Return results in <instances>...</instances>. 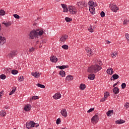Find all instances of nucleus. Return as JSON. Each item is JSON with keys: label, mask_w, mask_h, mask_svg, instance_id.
<instances>
[{"label": "nucleus", "mask_w": 129, "mask_h": 129, "mask_svg": "<svg viewBox=\"0 0 129 129\" xmlns=\"http://www.w3.org/2000/svg\"><path fill=\"white\" fill-rule=\"evenodd\" d=\"M102 69L101 66L98 65L97 63L95 64L92 65L91 67H89L87 70V72L89 73H97L98 71H100Z\"/></svg>", "instance_id": "f257e3e1"}, {"label": "nucleus", "mask_w": 129, "mask_h": 129, "mask_svg": "<svg viewBox=\"0 0 129 129\" xmlns=\"http://www.w3.org/2000/svg\"><path fill=\"white\" fill-rule=\"evenodd\" d=\"M106 99L104 97L103 98H102L100 100L101 102H104V101H105V100Z\"/></svg>", "instance_id": "864d4df0"}, {"label": "nucleus", "mask_w": 129, "mask_h": 129, "mask_svg": "<svg viewBox=\"0 0 129 129\" xmlns=\"http://www.w3.org/2000/svg\"><path fill=\"white\" fill-rule=\"evenodd\" d=\"M85 50L87 52V56H88L89 57H90L91 55H92V51L91 49V48L87 47H86Z\"/></svg>", "instance_id": "6e6552de"}, {"label": "nucleus", "mask_w": 129, "mask_h": 129, "mask_svg": "<svg viewBox=\"0 0 129 129\" xmlns=\"http://www.w3.org/2000/svg\"><path fill=\"white\" fill-rule=\"evenodd\" d=\"M14 17L15 18V19H20V16L18 15L17 14H14Z\"/></svg>", "instance_id": "603ef678"}, {"label": "nucleus", "mask_w": 129, "mask_h": 129, "mask_svg": "<svg viewBox=\"0 0 129 129\" xmlns=\"http://www.w3.org/2000/svg\"><path fill=\"white\" fill-rule=\"evenodd\" d=\"M112 78L113 80H115L116 79H118L119 78V76L117 74H114L112 75Z\"/></svg>", "instance_id": "bb28decb"}, {"label": "nucleus", "mask_w": 129, "mask_h": 129, "mask_svg": "<svg viewBox=\"0 0 129 129\" xmlns=\"http://www.w3.org/2000/svg\"><path fill=\"white\" fill-rule=\"evenodd\" d=\"M100 16L102 18H104V17H105V13L104 12L102 11L100 13Z\"/></svg>", "instance_id": "a19ab883"}, {"label": "nucleus", "mask_w": 129, "mask_h": 129, "mask_svg": "<svg viewBox=\"0 0 129 129\" xmlns=\"http://www.w3.org/2000/svg\"><path fill=\"white\" fill-rule=\"evenodd\" d=\"M6 114H7V112H6V111L4 110H2L0 112L1 116H3V117L5 116Z\"/></svg>", "instance_id": "a878e982"}, {"label": "nucleus", "mask_w": 129, "mask_h": 129, "mask_svg": "<svg viewBox=\"0 0 129 129\" xmlns=\"http://www.w3.org/2000/svg\"><path fill=\"white\" fill-rule=\"evenodd\" d=\"M124 107H126V108H128L129 107V103L128 102H126L124 104Z\"/></svg>", "instance_id": "de8ad7c7"}, {"label": "nucleus", "mask_w": 129, "mask_h": 129, "mask_svg": "<svg viewBox=\"0 0 129 129\" xmlns=\"http://www.w3.org/2000/svg\"><path fill=\"white\" fill-rule=\"evenodd\" d=\"M16 92V89H13L10 93L9 95H12L13 93H15Z\"/></svg>", "instance_id": "49530a36"}, {"label": "nucleus", "mask_w": 129, "mask_h": 129, "mask_svg": "<svg viewBox=\"0 0 129 129\" xmlns=\"http://www.w3.org/2000/svg\"><path fill=\"white\" fill-rule=\"evenodd\" d=\"M6 43V38L4 37L0 36V44L4 45Z\"/></svg>", "instance_id": "f3484780"}, {"label": "nucleus", "mask_w": 129, "mask_h": 129, "mask_svg": "<svg viewBox=\"0 0 129 129\" xmlns=\"http://www.w3.org/2000/svg\"><path fill=\"white\" fill-rule=\"evenodd\" d=\"M3 25H5L6 27H10L12 25V22H9L7 23L3 22Z\"/></svg>", "instance_id": "c756f323"}, {"label": "nucleus", "mask_w": 129, "mask_h": 129, "mask_svg": "<svg viewBox=\"0 0 129 129\" xmlns=\"http://www.w3.org/2000/svg\"><path fill=\"white\" fill-rule=\"evenodd\" d=\"M19 54V52L17 50H14L11 51L10 53L8 54L10 58H14L15 56Z\"/></svg>", "instance_id": "20e7f679"}, {"label": "nucleus", "mask_w": 129, "mask_h": 129, "mask_svg": "<svg viewBox=\"0 0 129 129\" xmlns=\"http://www.w3.org/2000/svg\"><path fill=\"white\" fill-rule=\"evenodd\" d=\"M61 7H62V9H64L67 7V6L65 4H61Z\"/></svg>", "instance_id": "6e6d98bb"}, {"label": "nucleus", "mask_w": 129, "mask_h": 129, "mask_svg": "<svg viewBox=\"0 0 129 129\" xmlns=\"http://www.w3.org/2000/svg\"><path fill=\"white\" fill-rule=\"evenodd\" d=\"M116 123L117 124H120V123H123L125 122V121L122 120V119H119L115 121Z\"/></svg>", "instance_id": "c85d7f7f"}, {"label": "nucleus", "mask_w": 129, "mask_h": 129, "mask_svg": "<svg viewBox=\"0 0 129 129\" xmlns=\"http://www.w3.org/2000/svg\"><path fill=\"white\" fill-rule=\"evenodd\" d=\"M50 61L53 62V63H56L58 61V58L55 56H52L50 57Z\"/></svg>", "instance_id": "ddd939ff"}, {"label": "nucleus", "mask_w": 129, "mask_h": 129, "mask_svg": "<svg viewBox=\"0 0 129 129\" xmlns=\"http://www.w3.org/2000/svg\"><path fill=\"white\" fill-rule=\"evenodd\" d=\"M106 72L109 75H112L113 74V69L112 68L108 69Z\"/></svg>", "instance_id": "a211bd4d"}, {"label": "nucleus", "mask_w": 129, "mask_h": 129, "mask_svg": "<svg viewBox=\"0 0 129 129\" xmlns=\"http://www.w3.org/2000/svg\"><path fill=\"white\" fill-rule=\"evenodd\" d=\"M59 75L61 76V77H65V75H66V74L64 72V71H60L59 72Z\"/></svg>", "instance_id": "7c9ffc66"}, {"label": "nucleus", "mask_w": 129, "mask_h": 129, "mask_svg": "<svg viewBox=\"0 0 129 129\" xmlns=\"http://www.w3.org/2000/svg\"><path fill=\"white\" fill-rule=\"evenodd\" d=\"M36 99H39V97L37 96H34L31 98H30V101H32V100H36Z\"/></svg>", "instance_id": "72a5a7b5"}, {"label": "nucleus", "mask_w": 129, "mask_h": 129, "mask_svg": "<svg viewBox=\"0 0 129 129\" xmlns=\"http://www.w3.org/2000/svg\"><path fill=\"white\" fill-rule=\"evenodd\" d=\"M65 21L67 22V23H69L72 21V18H69V17H66L65 18Z\"/></svg>", "instance_id": "2f4dec72"}, {"label": "nucleus", "mask_w": 129, "mask_h": 129, "mask_svg": "<svg viewBox=\"0 0 129 129\" xmlns=\"http://www.w3.org/2000/svg\"><path fill=\"white\" fill-rule=\"evenodd\" d=\"M128 23H129L128 20H124L123 24L125 26H126V25H127V24H128Z\"/></svg>", "instance_id": "ea45409f"}, {"label": "nucleus", "mask_w": 129, "mask_h": 129, "mask_svg": "<svg viewBox=\"0 0 129 129\" xmlns=\"http://www.w3.org/2000/svg\"><path fill=\"white\" fill-rule=\"evenodd\" d=\"M113 92L114 93V94H118V93L119 92V89L117 87H114L113 89Z\"/></svg>", "instance_id": "aec40b11"}, {"label": "nucleus", "mask_w": 129, "mask_h": 129, "mask_svg": "<svg viewBox=\"0 0 129 129\" xmlns=\"http://www.w3.org/2000/svg\"><path fill=\"white\" fill-rule=\"evenodd\" d=\"M118 7L116 5H112L111 6V10L112 12H114V13H116L117 11H118Z\"/></svg>", "instance_id": "9d476101"}, {"label": "nucleus", "mask_w": 129, "mask_h": 129, "mask_svg": "<svg viewBox=\"0 0 129 129\" xmlns=\"http://www.w3.org/2000/svg\"><path fill=\"white\" fill-rule=\"evenodd\" d=\"M117 84H118V82H117V83L114 84L113 85V87H115V86H116V85H117Z\"/></svg>", "instance_id": "4d7b16f0"}, {"label": "nucleus", "mask_w": 129, "mask_h": 129, "mask_svg": "<svg viewBox=\"0 0 129 129\" xmlns=\"http://www.w3.org/2000/svg\"><path fill=\"white\" fill-rule=\"evenodd\" d=\"M24 76H20L19 77V81H20V82L23 81L24 80Z\"/></svg>", "instance_id": "3c124183"}, {"label": "nucleus", "mask_w": 129, "mask_h": 129, "mask_svg": "<svg viewBox=\"0 0 129 129\" xmlns=\"http://www.w3.org/2000/svg\"><path fill=\"white\" fill-rule=\"evenodd\" d=\"M89 11L90 12L91 14L94 15L95 13V9L94 7H89Z\"/></svg>", "instance_id": "4be33fe9"}, {"label": "nucleus", "mask_w": 129, "mask_h": 129, "mask_svg": "<svg viewBox=\"0 0 129 129\" xmlns=\"http://www.w3.org/2000/svg\"><path fill=\"white\" fill-rule=\"evenodd\" d=\"M44 33V31L43 30H40L39 29L36 30V34L37 35V38H39V36L40 37V36H42Z\"/></svg>", "instance_id": "f8f14e48"}, {"label": "nucleus", "mask_w": 129, "mask_h": 129, "mask_svg": "<svg viewBox=\"0 0 129 129\" xmlns=\"http://www.w3.org/2000/svg\"><path fill=\"white\" fill-rule=\"evenodd\" d=\"M26 126L27 128L30 129L32 127H38V126H39V124L36 123L33 121H30V122H26Z\"/></svg>", "instance_id": "f03ea898"}, {"label": "nucleus", "mask_w": 129, "mask_h": 129, "mask_svg": "<svg viewBox=\"0 0 129 129\" xmlns=\"http://www.w3.org/2000/svg\"><path fill=\"white\" fill-rule=\"evenodd\" d=\"M94 111V108H90V109H89V110L87 111V112H88V113H90V112H92V111Z\"/></svg>", "instance_id": "09e8293b"}, {"label": "nucleus", "mask_w": 129, "mask_h": 129, "mask_svg": "<svg viewBox=\"0 0 129 129\" xmlns=\"http://www.w3.org/2000/svg\"><path fill=\"white\" fill-rule=\"evenodd\" d=\"M60 122H61V119L58 118L57 119H56V124H60Z\"/></svg>", "instance_id": "a18cd8bd"}, {"label": "nucleus", "mask_w": 129, "mask_h": 129, "mask_svg": "<svg viewBox=\"0 0 129 129\" xmlns=\"http://www.w3.org/2000/svg\"><path fill=\"white\" fill-rule=\"evenodd\" d=\"M31 75H32V76H34V77H35V78H38V77H40V76H41L40 73H38L37 72H36L35 73L32 72L31 73Z\"/></svg>", "instance_id": "4468645a"}, {"label": "nucleus", "mask_w": 129, "mask_h": 129, "mask_svg": "<svg viewBox=\"0 0 129 129\" xmlns=\"http://www.w3.org/2000/svg\"><path fill=\"white\" fill-rule=\"evenodd\" d=\"M90 8H92L94 7V2L93 1H90L88 3Z\"/></svg>", "instance_id": "b1692460"}, {"label": "nucleus", "mask_w": 129, "mask_h": 129, "mask_svg": "<svg viewBox=\"0 0 129 129\" xmlns=\"http://www.w3.org/2000/svg\"><path fill=\"white\" fill-rule=\"evenodd\" d=\"M61 48H62V49H64V50H68L69 46H68V45L64 44L61 46Z\"/></svg>", "instance_id": "f704fd0d"}, {"label": "nucleus", "mask_w": 129, "mask_h": 129, "mask_svg": "<svg viewBox=\"0 0 129 129\" xmlns=\"http://www.w3.org/2000/svg\"><path fill=\"white\" fill-rule=\"evenodd\" d=\"M88 31H89L90 32V33H93L94 30H93V28H92V26H91L90 27L88 28Z\"/></svg>", "instance_id": "4c0bfd02"}, {"label": "nucleus", "mask_w": 129, "mask_h": 129, "mask_svg": "<svg viewBox=\"0 0 129 129\" xmlns=\"http://www.w3.org/2000/svg\"><path fill=\"white\" fill-rule=\"evenodd\" d=\"M73 76H71V75H68L67 77H66V80H68V81H71V80H73Z\"/></svg>", "instance_id": "5701e85b"}, {"label": "nucleus", "mask_w": 129, "mask_h": 129, "mask_svg": "<svg viewBox=\"0 0 129 129\" xmlns=\"http://www.w3.org/2000/svg\"><path fill=\"white\" fill-rule=\"evenodd\" d=\"M29 36L31 39H34V38H37L38 35H37L36 30H32L29 34Z\"/></svg>", "instance_id": "39448f33"}, {"label": "nucleus", "mask_w": 129, "mask_h": 129, "mask_svg": "<svg viewBox=\"0 0 129 129\" xmlns=\"http://www.w3.org/2000/svg\"><path fill=\"white\" fill-rule=\"evenodd\" d=\"M68 10H69V9H68L67 7L63 8V12H68Z\"/></svg>", "instance_id": "5fc2aeb1"}, {"label": "nucleus", "mask_w": 129, "mask_h": 129, "mask_svg": "<svg viewBox=\"0 0 129 129\" xmlns=\"http://www.w3.org/2000/svg\"><path fill=\"white\" fill-rule=\"evenodd\" d=\"M88 78L90 79V80H94L95 78V75L92 74L88 75Z\"/></svg>", "instance_id": "6ab92c4d"}, {"label": "nucleus", "mask_w": 129, "mask_h": 129, "mask_svg": "<svg viewBox=\"0 0 129 129\" xmlns=\"http://www.w3.org/2000/svg\"><path fill=\"white\" fill-rule=\"evenodd\" d=\"M69 9V12L70 14L72 15H75V14H77V9H76V7L73 6H71L68 7Z\"/></svg>", "instance_id": "7ed1b4c3"}, {"label": "nucleus", "mask_w": 129, "mask_h": 129, "mask_svg": "<svg viewBox=\"0 0 129 129\" xmlns=\"http://www.w3.org/2000/svg\"><path fill=\"white\" fill-rule=\"evenodd\" d=\"M6 75H4V74H3V75H1V76H0V78L1 79H3V80H4V79H5L6 78Z\"/></svg>", "instance_id": "79ce46f5"}, {"label": "nucleus", "mask_w": 129, "mask_h": 129, "mask_svg": "<svg viewBox=\"0 0 129 129\" xmlns=\"http://www.w3.org/2000/svg\"><path fill=\"white\" fill-rule=\"evenodd\" d=\"M108 96H109V93H108V92H106L104 93V97L106 99L107 98V97H108Z\"/></svg>", "instance_id": "58836bf2"}, {"label": "nucleus", "mask_w": 129, "mask_h": 129, "mask_svg": "<svg viewBox=\"0 0 129 129\" xmlns=\"http://www.w3.org/2000/svg\"><path fill=\"white\" fill-rule=\"evenodd\" d=\"M6 12L4 10H0V16H5Z\"/></svg>", "instance_id": "c9c22d12"}, {"label": "nucleus", "mask_w": 129, "mask_h": 129, "mask_svg": "<svg viewBox=\"0 0 129 129\" xmlns=\"http://www.w3.org/2000/svg\"><path fill=\"white\" fill-rule=\"evenodd\" d=\"M110 41L107 40V44H110Z\"/></svg>", "instance_id": "bf43d9fd"}, {"label": "nucleus", "mask_w": 129, "mask_h": 129, "mask_svg": "<svg viewBox=\"0 0 129 129\" xmlns=\"http://www.w3.org/2000/svg\"><path fill=\"white\" fill-rule=\"evenodd\" d=\"M31 108H32L31 105L27 104L25 106L24 110H25V111H29L31 110Z\"/></svg>", "instance_id": "2eb2a0df"}, {"label": "nucleus", "mask_w": 129, "mask_h": 129, "mask_svg": "<svg viewBox=\"0 0 129 129\" xmlns=\"http://www.w3.org/2000/svg\"><path fill=\"white\" fill-rule=\"evenodd\" d=\"M36 86H38V87H40V88H45V85H42L41 84H37Z\"/></svg>", "instance_id": "e433bc0d"}, {"label": "nucleus", "mask_w": 129, "mask_h": 129, "mask_svg": "<svg viewBox=\"0 0 129 129\" xmlns=\"http://www.w3.org/2000/svg\"><path fill=\"white\" fill-rule=\"evenodd\" d=\"M77 5L79 8H80V9H82L83 7H86V5H85V2L83 1L78 2Z\"/></svg>", "instance_id": "0eeeda50"}, {"label": "nucleus", "mask_w": 129, "mask_h": 129, "mask_svg": "<svg viewBox=\"0 0 129 129\" xmlns=\"http://www.w3.org/2000/svg\"><path fill=\"white\" fill-rule=\"evenodd\" d=\"M122 89H124L126 86V84L125 83H123L121 85Z\"/></svg>", "instance_id": "c03bdc74"}, {"label": "nucleus", "mask_w": 129, "mask_h": 129, "mask_svg": "<svg viewBox=\"0 0 129 129\" xmlns=\"http://www.w3.org/2000/svg\"><path fill=\"white\" fill-rule=\"evenodd\" d=\"M85 88H86V86L85 85V84H81L80 85V89L81 90H84V89H85Z\"/></svg>", "instance_id": "393cba45"}, {"label": "nucleus", "mask_w": 129, "mask_h": 129, "mask_svg": "<svg viewBox=\"0 0 129 129\" xmlns=\"http://www.w3.org/2000/svg\"><path fill=\"white\" fill-rule=\"evenodd\" d=\"M61 129H67V128H62Z\"/></svg>", "instance_id": "680f3d73"}, {"label": "nucleus", "mask_w": 129, "mask_h": 129, "mask_svg": "<svg viewBox=\"0 0 129 129\" xmlns=\"http://www.w3.org/2000/svg\"><path fill=\"white\" fill-rule=\"evenodd\" d=\"M116 55H117V53L116 52V51L115 52H112L111 53V56H112V58H115V57H116Z\"/></svg>", "instance_id": "473e14b6"}, {"label": "nucleus", "mask_w": 129, "mask_h": 129, "mask_svg": "<svg viewBox=\"0 0 129 129\" xmlns=\"http://www.w3.org/2000/svg\"><path fill=\"white\" fill-rule=\"evenodd\" d=\"M1 27H0V31H1Z\"/></svg>", "instance_id": "e2e57ef3"}, {"label": "nucleus", "mask_w": 129, "mask_h": 129, "mask_svg": "<svg viewBox=\"0 0 129 129\" xmlns=\"http://www.w3.org/2000/svg\"><path fill=\"white\" fill-rule=\"evenodd\" d=\"M2 95H3V93L0 92V100H1V99H2Z\"/></svg>", "instance_id": "13d9d810"}, {"label": "nucleus", "mask_w": 129, "mask_h": 129, "mask_svg": "<svg viewBox=\"0 0 129 129\" xmlns=\"http://www.w3.org/2000/svg\"><path fill=\"white\" fill-rule=\"evenodd\" d=\"M5 108H6V109H8V108H9V107L6 106V107H5Z\"/></svg>", "instance_id": "052dcab7"}, {"label": "nucleus", "mask_w": 129, "mask_h": 129, "mask_svg": "<svg viewBox=\"0 0 129 129\" xmlns=\"http://www.w3.org/2000/svg\"><path fill=\"white\" fill-rule=\"evenodd\" d=\"M18 73V71L17 70H12V74H13V75H16Z\"/></svg>", "instance_id": "37998d69"}, {"label": "nucleus", "mask_w": 129, "mask_h": 129, "mask_svg": "<svg viewBox=\"0 0 129 129\" xmlns=\"http://www.w3.org/2000/svg\"><path fill=\"white\" fill-rule=\"evenodd\" d=\"M106 114L107 116H110L111 114H113V110H109L107 113Z\"/></svg>", "instance_id": "cd10ccee"}, {"label": "nucleus", "mask_w": 129, "mask_h": 129, "mask_svg": "<svg viewBox=\"0 0 129 129\" xmlns=\"http://www.w3.org/2000/svg\"><path fill=\"white\" fill-rule=\"evenodd\" d=\"M61 94L57 93L53 96V98L56 100L59 99V98H61Z\"/></svg>", "instance_id": "dca6fc26"}, {"label": "nucleus", "mask_w": 129, "mask_h": 129, "mask_svg": "<svg viewBox=\"0 0 129 129\" xmlns=\"http://www.w3.org/2000/svg\"><path fill=\"white\" fill-rule=\"evenodd\" d=\"M60 113L62 116L64 117H67V114H68V113L67 112V110H66V109H62L60 111Z\"/></svg>", "instance_id": "1a4fd4ad"}, {"label": "nucleus", "mask_w": 129, "mask_h": 129, "mask_svg": "<svg viewBox=\"0 0 129 129\" xmlns=\"http://www.w3.org/2000/svg\"><path fill=\"white\" fill-rule=\"evenodd\" d=\"M68 67H69V66L68 65H66V66H57L56 67V68H58L60 70H63V69H65L66 68H68Z\"/></svg>", "instance_id": "412c9836"}, {"label": "nucleus", "mask_w": 129, "mask_h": 129, "mask_svg": "<svg viewBox=\"0 0 129 129\" xmlns=\"http://www.w3.org/2000/svg\"><path fill=\"white\" fill-rule=\"evenodd\" d=\"M68 38V35L64 34L61 36L60 38V41L61 42H64Z\"/></svg>", "instance_id": "9b49d317"}, {"label": "nucleus", "mask_w": 129, "mask_h": 129, "mask_svg": "<svg viewBox=\"0 0 129 129\" xmlns=\"http://www.w3.org/2000/svg\"><path fill=\"white\" fill-rule=\"evenodd\" d=\"M34 51H35V48H34V47H31L29 50V52H34Z\"/></svg>", "instance_id": "8fccbe9b"}, {"label": "nucleus", "mask_w": 129, "mask_h": 129, "mask_svg": "<svg viewBox=\"0 0 129 129\" xmlns=\"http://www.w3.org/2000/svg\"><path fill=\"white\" fill-rule=\"evenodd\" d=\"M99 118H98V115H95L91 118V121L93 123L98 122Z\"/></svg>", "instance_id": "423d86ee"}]
</instances>
